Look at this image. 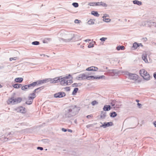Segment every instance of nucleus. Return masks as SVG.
<instances>
[{
    "label": "nucleus",
    "instance_id": "1",
    "mask_svg": "<svg viewBox=\"0 0 156 156\" xmlns=\"http://www.w3.org/2000/svg\"><path fill=\"white\" fill-rule=\"evenodd\" d=\"M86 75L85 74H81L79 75L76 77V79L78 80H82L87 79L88 80H93V79H99L102 78L104 77V76H102L99 77H95L93 76H89Z\"/></svg>",
    "mask_w": 156,
    "mask_h": 156
},
{
    "label": "nucleus",
    "instance_id": "2",
    "mask_svg": "<svg viewBox=\"0 0 156 156\" xmlns=\"http://www.w3.org/2000/svg\"><path fill=\"white\" fill-rule=\"evenodd\" d=\"M60 84L62 85H69L73 83L72 77L70 74L67 76H65L61 79Z\"/></svg>",
    "mask_w": 156,
    "mask_h": 156
},
{
    "label": "nucleus",
    "instance_id": "3",
    "mask_svg": "<svg viewBox=\"0 0 156 156\" xmlns=\"http://www.w3.org/2000/svg\"><path fill=\"white\" fill-rule=\"evenodd\" d=\"M22 101V98H15L14 97H12L8 99L7 101V103L8 105L15 104L20 103Z\"/></svg>",
    "mask_w": 156,
    "mask_h": 156
},
{
    "label": "nucleus",
    "instance_id": "4",
    "mask_svg": "<svg viewBox=\"0 0 156 156\" xmlns=\"http://www.w3.org/2000/svg\"><path fill=\"white\" fill-rule=\"evenodd\" d=\"M139 73L144 80H148L150 79L151 77L150 74L145 69H142L140 70Z\"/></svg>",
    "mask_w": 156,
    "mask_h": 156
},
{
    "label": "nucleus",
    "instance_id": "5",
    "mask_svg": "<svg viewBox=\"0 0 156 156\" xmlns=\"http://www.w3.org/2000/svg\"><path fill=\"white\" fill-rule=\"evenodd\" d=\"M15 110L17 112L21 113H25L26 112V110L24 107L20 106L19 107L15 109Z\"/></svg>",
    "mask_w": 156,
    "mask_h": 156
},
{
    "label": "nucleus",
    "instance_id": "6",
    "mask_svg": "<svg viewBox=\"0 0 156 156\" xmlns=\"http://www.w3.org/2000/svg\"><path fill=\"white\" fill-rule=\"evenodd\" d=\"M66 96V94L64 92H59L54 94L55 97L57 98H61Z\"/></svg>",
    "mask_w": 156,
    "mask_h": 156
},
{
    "label": "nucleus",
    "instance_id": "7",
    "mask_svg": "<svg viewBox=\"0 0 156 156\" xmlns=\"http://www.w3.org/2000/svg\"><path fill=\"white\" fill-rule=\"evenodd\" d=\"M92 5H96V6H100V5H101L103 6H104V7H106L107 6V5H106V4H105V3L102 2H96V3H91Z\"/></svg>",
    "mask_w": 156,
    "mask_h": 156
},
{
    "label": "nucleus",
    "instance_id": "8",
    "mask_svg": "<svg viewBox=\"0 0 156 156\" xmlns=\"http://www.w3.org/2000/svg\"><path fill=\"white\" fill-rule=\"evenodd\" d=\"M128 77L130 80H136L138 78V76L135 74L129 73L128 75Z\"/></svg>",
    "mask_w": 156,
    "mask_h": 156
},
{
    "label": "nucleus",
    "instance_id": "9",
    "mask_svg": "<svg viewBox=\"0 0 156 156\" xmlns=\"http://www.w3.org/2000/svg\"><path fill=\"white\" fill-rule=\"evenodd\" d=\"M40 87H39L38 88H37L36 89H35L34 91L32 93L30 94L28 97L30 98H31L33 100L34 99V98L36 96V94H35V93L36 92V91L38 90L39 89H40Z\"/></svg>",
    "mask_w": 156,
    "mask_h": 156
},
{
    "label": "nucleus",
    "instance_id": "10",
    "mask_svg": "<svg viewBox=\"0 0 156 156\" xmlns=\"http://www.w3.org/2000/svg\"><path fill=\"white\" fill-rule=\"evenodd\" d=\"M98 69V68L95 66H91L90 67H89L87 68L86 70L87 71H97Z\"/></svg>",
    "mask_w": 156,
    "mask_h": 156
},
{
    "label": "nucleus",
    "instance_id": "11",
    "mask_svg": "<svg viewBox=\"0 0 156 156\" xmlns=\"http://www.w3.org/2000/svg\"><path fill=\"white\" fill-rule=\"evenodd\" d=\"M49 81V80L48 79H46L44 80H40L37 81L38 84H43L44 83H46L48 81Z\"/></svg>",
    "mask_w": 156,
    "mask_h": 156
},
{
    "label": "nucleus",
    "instance_id": "12",
    "mask_svg": "<svg viewBox=\"0 0 156 156\" xmlns=\"http://www.w3.org/2000/svg\"><path fill=\"white\" fill-rule=\"evenodd\" d=\"M112 125L113 123L112 122L104 123V124L102 125V126L103 127H106L107 126H112Z\"/></svg>",
    "mask_w": 156,
    "mask_h": 156
},
{
    "label": "nucleus",
    "instance_id": "13",
    "mask_svg": "<svg viewBox=\"0 0 156 156\" xmlns=\"http://www.w3.org/2000/svg\"><path fill=\"white\" fill-rule=\"evenodd\" d=\"M33 100L28 97V98H27L26 100V103L27 104L30 105L32 104V103L33 102Z\"/></svg>",
    "mask_w": 156,
    "mask_h": 156
},
{
    "label": "nucleus",
    "instance_id": "14",
    "mask_svg": "<svg viewBox=\"0 0 156 156\" xmlns=\"http://www.w3.org/2000/svg\"><path fill=\"white\" fill-rule=\"evenodd\" d=\"M111 109V106L109 105H105L103 108V109L105 111H108L110 110Z\"/></svg>",
    "mask_w": 156,
    "mask_h": 156
},
{
    "label": "nucleus",
    "instance_id": "15",
    "mask_svg": "<svg viewBox=\"0 0 156 156\" xmlns=\"http://www.w3.org/2000/svg\"><path fill=\"white\" fill-rule=\"evenodd\" d=\"M60 78H55L51 80V82L52 83H55L58 82Z\"/></svg>",
    "mask_w": 156,
    "mask_h": 156
},
{
    "label": "nucleus",
    "instance_id": "16",
    "mask_svg": "<svg viewBox=\"0 0 156 156\" xmlns=\"http://www.w3.org/2000/svg\"><path fill=\"white\" fill-rule=\"evenodd\" d=\"M23 80V79L22 78H16L15 79V81L17 83H21Z\"/></svg>",
    "mask_w": 156,
    "mask_h": 156
},
{
    "label": "nucleus",
    "instance_id": "17",
    "mask_svg": "<svg viewBox=\"0 0 156 156\" xmlns=\"http://www.w3.org/2000/svg\"><path fill=\"white\" fill-rule=\"evenodd\" d=\"M22 84L20 83H17L12 85L13 87L15 88L18 89L22 87Z\"/></svg>",
    "mask_w": 156,
    "mask_h": 156
},
{
    "label": "nucleus",
    "instance_id": "18",
    "mask_svg": "<svg viewBox=\"0 0 156 156\" xmlns=\"http://www.w3.org/2000/svg\"><path fill=\"white\" fill-rule=\"evenodd\" d=\"M147 55L145 54H144L142 56V58L143 60L145 61V62H148V61L147 58Z\"/></svg>",
    "mask_w": 156,
    "mask_h": 156
},
{
    "label": "nucleus",
    "instance_id": "19",
    "mask_svg": "<svg viewBox=\"0 0 156 156\" xmlns=\"http://www.w3.org/2000/svg\"><path fill=\"white\" fill-rule=\"evenodd\" d=\"M37 85H38V84L37 82L36 81V82H34L33 83H32L30 84H29L28 85L29 87H34Z\"/></svg>",
    "mask_w": 156,
    "mask_h": 156
},
{
    "label": "nucleus",
    "instance_id": "20",
    "mask_svg": "<svg viewBox=\"0 0 156 156\" xmlns=\"http://www.w3.org/2000/svg\"><path fill=\"white\" fill-rule=\"evenodd\" d=\"M103 20L106 22H109L111 20L108 18V16H104L103 17Z\"/></svg>",
    "mask_w": 156,
    "mask_h": 156
},
{
    "label": "nucleus",
    "instance_id": "21",
    "mask_svg": "<svg viewBox=\"0 0 156 156\" xmlns=\"http://www.w3.org/2000/svg\"><path fill=\"white\" fill-rule=\"evenodd\" d=\"M125 48L123 46H118L116 48V49L118 50L119 51L120 50H123L125 49Z\"/></svg>",
    "mask_w": 156,
    "mask_h": 156
},
{
    "label": "nucleus",
    "instance_id": "22",
    "mask_svg": "<svg viewBox=\"0 0 156 156\" xmlns=\"http://www.w3.org/2000/svg\"><path fill=\"white\" fill-rule=\"evenodd\" d=\"M110 115L111 117H115L117 116V114L115 112H113L110 113Z\"/></svg>",
    "mask_w": 156,
    "mask_h": 156
},
{
    "label": "nucleus",
    "instance_id": "23",
    "mask_svg": "<svg viewBox=\"0 0 156 156\" xmlns=\"http://www.w3.org/2000/svg\"><path fill=\"white\" fill-rule=\"evenodd\" d=\"M91 14L97 17H98L99 16V14L98 13V12L94 11H92Z\"/></svg>",
    "mask_w": 156,
    "mask_h": 156
},
{
    "label": "nucleus",
    "instance_id": "24",
    "mask_svg": "<svg viewBox=\"0 0 156 156\" xmlns=\"http://www.w3.org/2000/svg\"><path fill=\"white\" fill-rule=\"evenodd\" d=\"M29 88L28 85H26L21 87V89L23 90H25Z\"/></svg>",
    "mask_w": 156,
    "mask_h": 156
},
{
    "label": "nucleus",
    "instance_id": "25",
    "mask_svg": "<svg viewBox=\"0 0 156 156\" xmlns=\"http://www.w3.org/2000/svg\"><path fill=\"white\" fill-rule=\"evenodd\" d=\"M78 90V88H75L72 94L73 95H76Z\"/></svg>",
    "mask_w": 156,
    "mask_h": 156
},
{
    "label": "nucleus",
    "instance_id": "26",
    "mask_svg": "<svg viewBox=\"0 0 156 156\" xmlns=\"http://www.w3.org/2000/svg\"><path fill=\"white\" fill-rule=\"evenodd\" d=\"M133 3L134 4H136L139 5H141L142 4V3L141 2L138 1L137 0L133 1Z\"/></svg>",
    "mask_w": 156,
    "mask_h": 156
},
{
    "label": "nucleus",
    "instance_id": "27",
    "mask_svg": "<svg viewBox=\"0 0 156 156\" xmlns=\"http://www.w3.org/2000/svg\"><path fill=\"white\" fill-rule=\"evenodd\" d=\"M139 45L136 43H133V47L135 49L137 48L138 47H139Z\"/></svg>",
    "mask_w": 156,
    "mask_h": 156
},
{
    "label": "nucleus",
    "instance_id": "28",
    "mask_svg": "<svg viewBox=\"0 0 156 156\" xmlns=\"http://www.w3.org/2000/svg\"><path fill=\"white\" fill-rule=\"evenodd\" d=\"M98 102L96 101H94L92 102L91 104L92 105H95L97 104H98Z\"/></svg>",
    "mask_w": 156,
    "mask_h": 156
},
{
    "label": "nucleus",
    "instance_id": "29",
    "mask_svg": "<svg viewBox=\"0 0 156 156\" xmlns=\"http://www.w3.org/2000/svg\"><path fill=\"white\" fill-rule=\"evenodd\" d=\"M18 59L17 57H15L13 58H9L10 61H12V60H16Z\"/></svg>",
    "mask_w": 156,
    "mask_h": 156
},
{
    "label": "nucleus",
    "instance_id": "30",
    "mask_svg": "<svg viewBox=\"0 0 156 156\" xmlns=\"http://www.w3.org/2000/svg\"><path fill=\"white\" fill-rule=\"evenodd\" d=\"M87 23L90 25L93 24H94V22L92 20H91L88 22Z\"/></svg>",
    "mask_w": 156,
    "mask_h": 156
},
{
    "label": "nucleus",
    "instance_id": "31",
    "mask_svg": "<svg viewBox=\"0 0 156 156\" xmlns=\"http://www.w3.org/2000/svg\"><path fill=\"white\" fill-rule=\"evenodd\" d=\"M93 43H94L93 42H90V43L88 46V48H90L93 47L94 45Z\"/></svg>",
    "mask_w": 156,
    "mask_h": 156
},
{
    "label": "nucleus",
    "instance_id": "32",
    "mask_svg": "<svg viewBox=\"0 0 156 156\" xmlns=\"http://www.w3.org/2000/svg\"><path fill=\"white\" fill-rule=\"evenodd\" d=\"M73 5L75 7H77L78 6V4L77 3H73Z\"/></svg>",
    "mask_w": 156,
    "mask_h": 156
},
{
    "label": "nucleus",
    "instance_id": "33",
    "mask_svg": "<svg viewBox=\"0 0 156 156\" xmlns=\"http://www.w3.org/2000/svg\"><path fill=\"white\" fill-rule=\"evenodd\" d=\"M32 44L34 45H37L39 44V42L37 41H34L32 43Z\"/></svg>",
    "mask_w": 156,
    "mask_h": 156
},
{
    "label": "nucleus",
    "instance_id": "34",
    "mask_svg": "<svg viewBox=\"0 0 156 156\" xmlns=\"http://www.w3.org/2000/svg\"><path fill=\"white\" fill-rule=\"evenodd\" d=\"M74 22L76 23H79L80 22V20L77 19L75 20Z\"/></svg>",
    "mask_w": 156,
    "mask_h": 156
},
{
    "label": "nucleus",
    "instance_id": "35",
    "mask_svg": "<svg viewBox=\"0 0 156 156\" xmlns=\"http://www.w3.org/2000/svg\"><path fill=\"white\" fill-rule=\"evenodd\" d=\"M107 39V38L106 37H102L100 39V40L101 41H105Z\"/></svg>",
    "mask_w": 156,
    "mask_h": 156
},
{
    "label": "nucleus",
    "instance_id": "36",
    "mask_svg": "<svg viewBox=\"0 0 156 156\" xmlns=\"http://www.w3.org/2000/svg\"><path fill=\"white\" fill-rule=\"evenodd\" d=\"M92 117V115H87V118L88 119H89L90 118V117Z\"/></svg>",
    "mask_w": 156,
    "mask_h": 156
},
{
    "label": "nucleus",
    "instance_id": "37",
    "mask_svg": "<svg viewBox=\"0 0 156 156\" xmlns=\"http://www.w3.org/2000/svg\"><path fill=\"white\" fill-rule=\"evenodd\" d=\"M37 149H40L41 150H42L43 149V148L42 147H37Z\"/></svg>",
    "mask_w": 156,
    "mask_h": 156
},
{
    "label": "nucleus",
    "instance_id": "38",
    "mask_svg": "<svg viewBox=\"0 0 156 156\" xmlns=\"http://www.w3.org/2000/svg\"><path fill=\"white\" fill-rule=\"evenodd\" d=\"M62 131L65 132L67 131V130L66 129H65L64 128H62Z\"/></svg>",
    "mask_w": 156,
    "mask_h": 156
},
{
    "label": "nucleus",
    "instance_id": "39",
    "mask_svg": "<svg viewBox=\"0 0 156 156\" xmlns=\"http://www.w3.org/2000/svg\"><path fill=\"white\" fill-rule=\"evenodd\" d=\"M68 131L69 132H70V133H72V132L73 131H72V130H71V129H68Z\"/></svg>",
    "mask_w": 156,
    "mask_h": 156
},
{
    "label": "nucleus",
    "instance_id": "40",
    "mask_svg": "<svg viewBox=\"0 0 156 156\" xmlns=\"http://www.w3.org/2000/svg\"><path fill=\"white\" fill-rule=\"evenodd\" d=\"M137 105L139 106V107L140 108V106L141 105V104H140V103H138V104H137Z\"/></svg>",
    "mask_w": 156,
    "mask_h": 156
},
{
    "label": "nucleus",
    "instance_id": "41",
    "mask_svg": "<svg viewBox=\"0 0 156 156\" xmlns=\"http://www.w3.org/2000/svg\"><path fill=\"white\" fill-rule=\"evenodd\" d=\"M154 76L155 78L156 79V73H154Z\"/></svg>",
    "mask_w": 156,
    "mask_h": 156
},
{
    "label": "nucleus",
    "instance_id": "42",
    "mask_svg": "<svg viewBox=\"0 0 156 156\" xmlns=\"http://www.w3.org/2000/svg\"><path fill=\"white\" fill-rule=\"evenodd\" d=\"M154 124L155 127H156V122H154Z\"/></svg>",
    "mask_w": 156,
    "mask_h": 156
},
{
    "label": "nucleus",
    "instance_id": "43",
    "mask_svg": "<svg viewBox=\"0 0 156 156\" xmlns=\"http://www.w3.org/2000/svg\"><path fill=\"white\" fill-rule=\"evenodd\" d=\"M111 105L112 106H115V105L114 104H112V103Z\"/></svg>",
    "mask_w": 156,
    "mask_h": 156
},
{
    "label": "nucleus",
    "instance_id": "44",
    "mask_svg": "<svg viewBox=\"0 0 156 156\" xmlns=\"http://www.w3.org/2000/svg\"><path fill=\"white\" fill-rule=\"evenodd\" d=\"M136 101L137 102H139V100H136Z\"/></svg>",
    "mask_w": 156,
    "mask_h": 156
},
{
    "label": "nucleus",
    "instance_id": "45",
    "mask_svg": "<svg viewBox=\"0 0 156 156\" xmlns=\"http://www.w3.org/2000/svg\"><path fill=\"white\" fill-rule=\"evenodd\" d=\"M2 87V86L0 84V88H1Z\"/></svg>",
    "mask_w": 156,
    "mask_h": 156
},
{
    "label": "nucleus",
    "instance_id": "46",
    "mask_svg": "<svg viewBox=\"0 0 156 156\" xmlns=\"http://www.w3.org/2000/svg\"><path fill=\"white\" fill-rule=\"evenodd\" d=\"M92 74H93V73H92ZM89 74L90 75L89 76H92L91 75V74H88V75H89Z\"/></svg>",
    "mask_w": 156,
    "mask_h": 156
},
{
    "label": "nucleus",
    "instance_id": "47",
    "mask_svg": "<svg viewBox=\"0 0 156 156\" xmlns=\"http://www.w3.org/2000/svg\"><path fill=\"white\" fill-rule=\"evenodd\" d=\"M90 41V40H86L85 41L87 42V41Z\"/></svg>",
    "mask_w": 156,
    "mask_h": 156
}]
</instances>
